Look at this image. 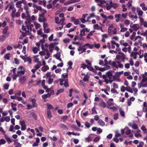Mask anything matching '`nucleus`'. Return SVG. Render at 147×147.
Masks as SVG:
<instances>
[{"instance_id":"obj_1","label":"nucleus","mask_w":147,"mask_h":147,"mask_svg":"<svg viewBox=\"0 0 147 147\" xmlns=\"http://www.w3.org/2000/svg\"><path fill=\"white\" fill-rule=\"evenodd\" d=\"M114 72L113 71H108L106 75H103L102 78L104 79V82L106 84L111 83L114 80L115 76L113 75Z\"/></svg>"},{"instance_id":"obj_2","label":"nucleus","mask_w":147,"mask_h":147,"mask_svg":"<svg viewBox=\"0 0 147 147\" xmlns=\"http://www.w3.org/2000/svg\"><path fill=\"white\" fill-rule=\"evenodd\" d=\"M115 61H109L108 62V64L112 66L113 67H115L116 69L118 68H123V65L121 63L120 61H117V59H115Z\"/></svg>"},{"instance_id":"obj_3","label":"nucleus","mask_w":147,"mask_h":147,"mask_svg":"<svg viewBox=\"0 0 147 147\" xmlns=\"http://www.w3.org/2000/svg\"><path fill=\"white\" fill-rule=\"evenodd\" d=\"M22 17L23 19H25L26 21L25 22V24H27L31 23L32 21L30 19V17L29 13H23L22 15Z\"/></svg>"},{"instance_id":"obj_4","label":"nucleus","mask_w":147,"mask_h":147,"mask_svg":"<svg viewBox=\"0 0 147 147\" xmlns=\"http://www.w3.org/2000/svg\"><path fill=\"white\" fill-rule=\"evenodd\" d=\"M143 40V38L140 36H136L134 39V41L135 42L134 45L135 46H138L140 44L141 45L142 43V41Z\"/></svg>"},{"instance_id":"obj_5","label":"nucleus","mask_w":147,"mask_h":147,"mask_svg":"<svg viewBox=\"0 0 147 147\" xmlns=\"http://www.w3.org/2000/svg\"><path fill=\"white\" fill-rule=\"evenodd\" d=\"M9 6V8L8 9V11L10 12L11 10L12 11V16L13 17H14L15 16L14 13L16 12V10L14 7V5L12 4H9V5H7L5 8V9H7Z\"/></svg>"},{"instance_id":"obj_6","label":"nucleus","mask_w":147,"mask_h":147,"mask_svg":"<svg viewBox=\"0 0 147 147\" xmlns=\"http://www.w3.org/2000/svg\"><path fill=\"white\" fill-rule=\"evenodd\" d=\"M115 59L117 60H119L121 59V61L123 62L125 59H127L125 55L123 53H120L119 55H117L116 56Z\"/></svg>"},{"instance_id":"obj_7","label":"nucleus","mask_w":147,"mask_h":147,"mask_svg":"<svg viewBox=\"0 0 147 147\" xmlns=\"http://www.w3.org/2000/svg\"><path fill=\"white\" fill-rule=\"evenodd\" d=\"M11 72H13L12 74V79L14 80H15L17 79L18 77L20 76L18 71L17 70L16 68H13L11 70Z\"/></svg>"},{"instance_id":"obj_8","label":"nucleus","mask_w":147,"mask_h":147,"mask_svg":"<svg viewBox=\"0 0 147 147\" xmlns=\"http://www.w3.org/2000/svg\"><path fill=\"white\" fill-rule=\"evenodd\" d=\"M41 66V62H39L37 64L34 65V68L31 70V71L34 74L36 71L39 69Z\"/></svg>"},{"instance_id":"obj_9","label":"nucleus","mask_w":147,"mask_h":147,"mask_svg":"<svg viewBox=\"0 0 147 147\" xmlns=\"http://www.w3.org/2000/svg\"><path fill=\"white\" fill-rule=\"evenodd\" d=\"M22 2L21 1H18L16 4V6L17 8H19V12H22L23 11V8L22 7Z\"/></svg>"},{"instance_id":"obj_10","label":"nucleus","mask_w":147,"mask_h":147,"mask_svg":"<svg viewBox=\"0 0 147 147\" xmlns=\"http://www.w3.org/2000/svg\"><path fill=\"white\" fill-rule=\"evenodd\" d=\"M17 71L19 76H22L25 74V70L22 66L19 67L18 68Z\"/></svg>"},{"instance_id":"obj_11","label":"nucleus","mask_w":147,"mask_h":147,"mask_svg":"<svg viewBox=\"0 0 147 147\" xmlns=\"http://www.w3.org/2000/svg\"><path fill=\"white\" fill-rule=\"evenodd\" d=\"M27 24L26 25H27L26 27L27 28V30L26 32V34H29L30 33V32L32 30V28L34 27V26L32 24Z\"/></svg>"},{"instance_id":"obj_12","label":"nucleus","mask_w":147,"mask_h":147,"mask_svg":"<svg viewBox=\"0 0 147 147\" xmlns=\"http://www.w3.org/2000/svg\"><path fill=\"white\" fill-rule=\"evenodd\" d=\"M18 80L21 84H24L27 79V77L26 76H19Z\"/></svg>"},{"instance_id":"obj_13","label":"nucleus","mask_w":147,"mask_h":147,"mask_svg":"<svg viewBox=\"0 0 147 147\" xmlns=\"http://www.w3.org/2000/svg\"><path fill=\"white\" fill-rule=\"evenodd\" d=\"M90 29L87 28H85L83 29L80 31V34H79V36L82 37V36L85 34V32H89L90 31Z\"/></svg>"},{"instance_id":"obj_14","label":"nucleus","mask_w":147,"mask_h":147,"mask_svg":"<svg viewBox=\"0 0 147 147\" xmlns=\"http://www.w3.org/2000/svg\"><path fill=\"white\" fill-rule=\"evenodd\" d=\"M20 122L21 126V130L22 131L25 130L26 129V125L24 121H20Z\"/></svg>"},{"instance_id":"obj_15","label":"nucleus","mask_w":147,"mask_h":147,"mask_svg":"<svg viewBox=\"0 0 147 147\" xmlns=\"http://www.w3.org/2000/svg\"><path fill=\"white\" fill-rule=\"evenodd\" d=\"M115 18L116 19L115 21L117 22H118L120 21H122L121 19V15L120 14H115Z\"/></svg>"},{"instance_id":"obj_16","label":"nucleus","mask_w":147,"mask_h":147,"mask_svg":"<svg viewBox=\"0 0 147 147\" xmlns=\"http://www.w3.org/2000/svg\"><path fill=\"white\" fill-rule=\"evenodd\" d=\"M45 76L46 78H48L49 77H52L53 78H54L55 77L56 75L54 74H51V72H48L47 73Z\"/></svg>"},{"instance_id":"obj_17","label":"nucleus","mask_w":147,"mask_h":147,"mask_svg":"<svg viewBox=\"0 0 147 147\" xmlns=\"http://www.w3.org/2000/svg\"><path fill=\"white\" fill-rule=\"evenodd\" d=\"M142 80L141 82H145L147 81V72H145L144 74L142 75Z\"/></svg>"},{"instance_id":"obj_18","label":"nucleus","mask_w":147,"mask_h":147,"mask_svg":"<svg viewBox=\"0 0 147 147\" xmlns=\"http://www.w3.org/2000/svg\"><path fill=\"white\" fill-rule=\"evenodd\" d=\"M107 103V106H108L109 107H110L111 106L114 105V103L113 102V99L112 98L109 99Z\"/></svg>"},{"instance_id":"obj_19","label":"nucleus","mask_w":147,"mask_h":147,"mask_svg":"<svg viewBox=\"0 0 147 147\" xmlns=\"http://www.w3.org/2000/svg\"><path fill=\"white\" fill-rule=\"evenodd\" d=\"M86 49L85 48H83L80 46L78 48V50L80 52L79 53V54H80L86 51Z\"/></svg>"},{"instance_id":"obj_20","label":"nucleus","mask_w":147,"mask_h":147,"mask_svg":"<svg viewBox=\"0 0 147 147\" xmlns=\"http://www.w3.org/2000/svg\"><path fill=\"white\" fill-rule=\"evenodd\" d=\"M8 30V28L7 27L5 28L3 30V33L5 34L6 37H8L9 34V32H7Z\"/></svg>"},{"instance_id":"obj_21","label":"nucleus","mask_w":147,"mask_h":147,"mask_svg":"<svg viewBox=\"0 0 147 147\" xmlns=\"http://www.w3.org/2000/svg\"><path fill=\"white\" fill-rule=\"evenodd\" d=\"M140 27L139 24H133L132 28L135 31H137L139 29Z\"/></svg>"},{"instance_id":"obj_22","label":"nucleus","mask_w":147,"mask_h":147,"mask_svg":"<svg viewBox=\"0 0 147 147\" xmlns=\"http://www.w3.org/2000/svg\"><path fill=\"white\" fill-rule=\"evenodd\" d=\"M45 80H43L42 81L41 84L42 86V87L45 89H47V91L48 92L49 91V90L47 89V87L45 85Z\"/></svg>"},{"instance_id":"obj_23","label":"nucleus","mask_w":147,"mask_h":147,"mask_svg":"<svg viewBox=\"0 0 147 147\" xmlns=\"http://www.w3.org/2000/svg\"><path fill=\"white\" fill-rule=\"evenodd\" d=\"M140 21L142 25H143L145 27L147 28V20L144 21L143 19H142Z\"/></svg>"},{"instance_id":"obj_24","label":"nucleus","mask_w":147,"mask_h":147,"mask_svg":"<svg viewBox=\"0 0 147 147\" xmlns=\"http://www.w3.org/2000/svg\"><path fill=\"white\" fill-rule=\"evenodd\" d=\"M62 78L61 79L65 81L66 79L68 80V74L64 73L61 76Z\"/></svg>"},{"instance_id":"obj_25","label":"nucleus","mask_w":147,"mask_h":147,"mask_svg":"<svg viewBox=\"0 0 147 147\" xmlns=\"http://www.w3.org/2000/svg\"><path fill=\"white\" fill-rule=\"evenodd\" d=\"M137 12L140 21L143 19L142 17V15L143 14V11L141 10H140L138 11H137Z\"/></svg>"},{"instance_id":"obj_26","label":"nucleus","mask_w":147,"mask_h":147,"mask_svg":"<svg viewBox=\"0 0 147 147\" xmlns=\"http://www.w3.org/2000/svg\"><path fill=\"white\" fill-rule=\"evenodd\" d=\"M128 16L130 18H134L135 19H137L138 18V16H137L136 14V15L135 16H134L132 14V13L130 11L128 13Z\"/></svg>"},{"instance_id":"obj_27","label":"nucleus","mask_w":147,"mask_h":147,"mask_svg":"<svg viewBox=\"0 0 147 147\" xmlns=\"http://www.w3.org/2000/svg\"><path fill=\"white\" fill-rule=\"evenodd\" d=\"M4 135L5 138L6 139L8 143L9 144L12 142V140L11 139L5 134H4Z\"/></svg>"},{"instance_id":"obj_28","label":"nucleus","mask_w":147,"mask_h":147,"mask_svg":"<svg viewBox=\"0 0 147 147\" xmlns=\"http://www.w3.org/2000/svg\"><path fill=\"white\" fill-rule=\"evenodd\" d=\"M131 46L129 45V46L127 47H125L123 48L122 49V50L125 52H126L127 51H128L129 52H130L131 51Z\"/></svg>"},{"instance_id":"obj_29","label":"nucleus","mask_w":147,"mask_h":147,"mask_svg":"<svg viewBox=\"0 0 147 147\" xmlns=\"http://www.w3.org/2000/svg\"><path fill=\"white\" fill-rule=\"evenodd\" d=\"M120 44L124 47H127L128 45H129L127 43L125 42L124 40H121L120 41Z\"/></svg>"},{"instance_id":"obj_30","label":"nucleus","mask_w":147,"mask_h":147,"mask_svg":"<svg viewBox=\"0 0 147 147\" xmlns=\"http://www.w3.org/2000/svg\"><path fill=\"white\" fill-rule=\"evenodd\" d=\"M99 105L101 107L105 108H107V105L102 100H101L99 103Z\"/></svg>"},{"instance_id":"obj_31","label":"nucleus","mask_w":147,"mask_h":147,"mask_svg":"<svg viewBox=\"0 0 147 147\" xmlns=\"http://www.w3.org/2000/svg\"><path fill=\"white\" fill-rule=\"evenodd\" d=\"M14 143L13 144L15 146V147H21L22 144H20V143L16 141L17 140H14Z\"/></svg>"},{"instance_id":"obj_32","label":"nucleus","mask_w":147,"mask_h":147,"mask_svg":"<svg viewBox=\"0 0 147 147\" xmlns=\"http://www.w3.org/2000/svg\"><path fill=\"white\" fill-rule=\"evenodd\" d=\"M45 51L46 53V56H45V58L46 59H48L50 56V53L49 52L48 50L47 49H46L45 50Z\"/></svg>"},{"instance_id":"obj_33","label":"nucleus","mask_w":147,"mask_h":147,"mask_svg":"<svg viewBox=\"0 0 147 147\" xmlns=\"http://www.w3.org/2000/svg\"><path fill=\"white\" fill-rule=\"evenodd\" d=\"M17 105L16 103H13L12 102L11 103V107L12 108V110L14 111H17V109L16 107Z\"/></svg>"},{"instance_id":"obj_34","label":"nucleus","mask_w":147,"mask_h":147,"mask_svg":"<svg viewBox=\"0 0 147 147\" xmlns=\"http://www.w3.org/2000/svg\"><path fill=\"white\" fill-rule=\"evenodd\" d=\"M45 42V40L44 39L42 40H40V42L38 43H36V46L38 47V48L39 49V46L40 45L42 44H43Z\"/></svg>"},{"instance_id":"obj_35","label":"nucleus","mask_w":147,"mask_h":147,"mask_svg":"<svg viewBox=\"0 0 147 147\" xmlns=\"http://www.w3.org/2000/svg\"><path fill=\"white\" fill-rule=\"evenodd\" d=\"M102 37L101 40L103 42H105V39L107 38H108L107 34H103L102 35Z\"/></svg>"},{"instance_id":"obj_36","label":"nucleus","mask_w":147,"mask_h":147,"mask_svg":"<svg viewBox=\"0 0 147 147\" xmlns=\"http://www.w3.org/2000/svg\"><path fill=\"white\" fill-rule=\"evenodd\" d=\"M49 69V67L47 65H45L42 67L41 70L43 72H45Z\"/></svg>"},{"instance_id":"obj_37","label":"nucleus","mask_w":147,"mask_h":147,"mask_svg":"<svg viewBox=\"0 0 147 147\" xmlns=\"http://www.w3.org/2000/svg\"><path fill=\"white\" fill-rule=\"evenodd\" d=\"M85 139L86 142H89L92 141V138L90 135L88 136Z\"/></svg>"},{"instance_id":"obj_38","label":"nucleus","mask_w":147,"mask_h":147,"mask_svg":"<svg viewBox=\"0 0 147 147\" xmlns=\"http://www.w3.org/2000/svg\"><path fill=\"white\" fill-rule=\"evenodd\" d=\"M137 53L135 52H132L131 53V56L133 57L135 59H136L137 58Z\"/></svg>"},{"instance_id":"obj_39","label":"nucleus","mask_w":147,"mask_h":147,"mask_svg":"<svg viewBox=\"0 0 147 147\" xmlns=\"http://www.w3.org/2000/svg\"><path fill=\"white\" fill-rule=\"evenodd\" d=\"M32 102L33 107H36L37 106V104L36 103V100L34 98L32 99Z\"/></svg>"},{"instance_id":"obj_40","label":"nucleus","mask_w":147,"mask_h":147,"mask_svg":"<svg viewBox=\"0 0 147 147\" xmlns=\"http://www.w3.org/2000/svg\"><path fill=\"white\" fill-rule=\"evenodd\" d=\"M114 27V26L113 24H110L109 25L108 29V31L109 34H110L112 31V30L111 29V28H112Z\"/></svg>"},{"instance_id":"obj_41","label":"nucleus","mask_w":147,"mask_h":147,"mask_svg":"<svg viewBox=\"0 0 147 147\" xmlns=\"http://www.w3.org/2000/svg\"><path fill=\"white\" fill-rule=\"evenodd\" d=\"M94 67L96 70H99L100 71H104L105 70L104 68H100L96 65L94 66Z\"/></svg>"},{"instance_id":"obj_42","label":"nucleus","mask_w":147,"mask_h":147,"mask_svg":"<svg viewBox=\"0 0 147 147\" xmlns=\"http://www.w3.org/2000/svg\"><path fill=\"white\" fill-rule=\"evenodd\" d=\"M98 123L100 125L102 126H104L105 125V123L101 120H99L98 121Z\"/></svg>"},{"instance_id":"obj_43","label":"nucleus","mask_w":147,"mask_h":147,"mask_svg":"<svg viewBox=\"0 0 147 147\" xmlns=\"http://www.w3.org/2000/svg\"><path fill=\"white\" fill-rule=\"evenodd\" d=\"M7 37L6 36V35H2L0 37V41L3 42L4 41Z\"/></svg>"},{"instance_id":"obj_44","label":"nucleus","mask_w":147,"mask_h":147,"mask_svg":"<svg viewBox=\"0 0 147 147\" xmlns=\"http://www.w3.org/2000/svg\"><path fill=\"white\" fill-rule=\"evenodd\" d=\"M51 96V94L49 93H48L46 94L42 95V97L43 99H45L47 98L50 97Z\"/></svg>"},{"instance_id":"obj_45","label":"nucleus","mask_w":147,"mask_h":147,"mask_svg":"<svg viewBox=\"0 0 147 147\" xmlns=\"http://www.w3.org/2000/svg\"><path fill=\"white\" fill-rule=\"evenodd\" d=\"M136 34V33L135 32H133L132 33V35L130 37V39L132 40H134V39H135Z\"/></svg>"},{"instance_id":"obj_46","label":"nucleus","mask_w":147,"mask_h":147,"mask_svg":"<svg viewBox=\"0 0 147 147\" xmlns=\"http://www.w3.org/2000/svg\"><path fill=\"white\" fill-rule=\"evenodd\" d=\"M107 108L108 109H111L114 111H116L117 110V107L115 106H113L110 107H109L108 106H107Z\"/></svg>"},{"instance_id":"obj_47","label":"nucleus","mask_w":147,"mask_h":147,"mask_svg":"<svg viewBox=\"0 0 147 147\" xmlns=\"http://www.w3.org/2000/svg\"><path fill=\"white\" fill-rule=\"evenodd\" d=\"M141 129L143 131L144 133L147 132V129L144 125H142L141 128Z\"/></svg>"},{"instance_id":"obj_48","label":"nucleus","mask_w":147,"mask_h":147,"mask_svg":"<svg viewBox=\"0 0 147 147\" xmlns=\"http://www.w3.org/2000/svg\"><path fill=\"white\" fill-rule=\"evenodd\" d=\"M47 117L49 118H51L52 117V115H51V112L49 110H47Z\"/></svg>"},{"instance_id":"obj_49","label":"nucleus","mask_w":147,"mask_h":147,"mask_svg":"<svg viewBox=\"0 0 147 147\" xmlns=\"http://www.w3.org/2000/svg\"><path fill=\"white\" fill-rule=\"evenodd\" d=\"M64 86L65 87H68L69 86V85L68 83V80L66 79L65 81H64V83H63Z\"/></svg>"},{"instance_id":"obj_50","label":"nucleus","mask_w":147,"mask_h":147,"mask_svg":"<svg viewBox=\"0 0 147 147\" xmlns=\"http://www.w3.org/2000/svg\"><path fill=\"white\" fill-rule=\"evenodd\" d=\"M111 45H115L117 48H118L119 47V44L118 43H116V42L114 40L111 41Z\"/></svg>"},{"instance_id":"obj_51","label":"nucleus","mask_w":147,"mask_h":147,"mask_svg":"<svg viewBox=\"0 0 147 147\" xmlns=\"http://www.w3.org/2000/svg\"><path fill=\"white\" fill-rule=\"evenodd\" d=\"M53 80V78L52 77H49L48 78V84H51L52 83Z\"/></svg>"},{"instance_id":"obj_52","label":"nucleus","mask_w":147,"mask_h":147,"mask_svg":"<svg viewBox=\"0 0 147 147\" xmlns=\"http://www.w3.org/2000/svg\"><path fill=\"white\" fill-rule=\"evenodd\" d=\"M34 24L36 29H37L40 27V25L39 24H38L37 23H35Z\"/></svg>"},{"instance_id":"obj_53","label":"nucleus","mask_w":147,"mask_h":147,"mask_svg":"<svg viewBox=\"0 0 147 147\" xmlns=\"http://www.w3.org/2000/svg\"><path fill=\"white\" fill-rule=\"evenodd\" d=\"M49 50L50 51L52 52L53 51L54 46L52 44H51L49 45Z\"/></svg>"},{"instance_id":"obj_54","label":"nucleus","mask_w":147,"mask_h":147,"mask_svg":"<svg viewBox=\"0 0 147 147\" xmlns=\"http://www.w3.org/2000/svg\"><path fill=\"white\" fill-rule=\"evenodd\" d=\"M46 105L47 107V109L48 110L52 109L53 108V107L52 105L50 104H47Z\"/></svg>"},{"instance_id":"obj_55","label":"nucleus","mask_w":147,"mask_h":147,"mask_svg":"<svg viewBox=\"0 0 147 147\" xmlns=\"http://www.w3.org/2000/svg\"><path fill=\"white\" fill-rule=\"evenodd\" d=\"M73 3L72 2V0H70L68 1H67L66 2L64 3V4L65 5H69L70 4Z\"/></svg>"},{"instance_id":"obj_56","label":"nucleus","mask_w":147,"mask_h":147,"mask_svg":"<svg viewBox=\"0 0 147 147\" xmlns=\"http://www.w3.org/2000/svg\"><path fill=\"white\" fill-rule=\"evenodd\" d=\"M96 16L94 15V13H92L90 14L89 16L87 18V19H89L91 18L95 17Z\"/></svg>"},{"instance_id":"obj_57","label":"nucleus","mask_w":147,"mask_h":147,"mask_svg":"<svg viewBox=\"0 0 147 147\" xmlns=\"http://www.w3.org/2000/svg\"><path fill=\"white\" fill-rule=\"evenodd\" d=\"M38 48L36 47H33L32 48V51L35 54L38 52Z\"/></svg>"},{"instance_id":"obj_58","label":"nucleus","mask_w":147,"mask_h":147,"mask_svg":"<svg viewBox=\"0 0 147 147\" xmlns=\"http://www.w3.org/2000/svg\"><path fill=\"white\" fill-rule=\"evenodd\" d=\"M54 56L57 59H59L61 57L60 53L59 52H57V54L54 55Z\"/></svg>"},{"instance_id":"obj_59","label":"nucleus","mask_w":147,"mask_h":147,"mask_svg":"<svg viewBox=\"0 0 147 147\" xmlns=\"http://www.w3.org/2000/svg\"><path fill=\"white\" fill-rule=\"evenodd\" d=\"M59 126L60 127L62 128L65 129H67L68 128L65 125L62 124H60Z\"/></svg>"},{"instance_id":"obj_60","label":"nucleus","mask_w":147,"mask_h":147,"mask_svg":"<svg viewBox=\"0 0 147 147\" xmlns=\"http://www.w3.org/2000/svg\"><path fill=\"white\" fill-rule=\"evenodd\" d=\"M6 142V141L3 139H0V145L5 144Z\"/></svg>"},{"instance_id":"obj_61","label":"nucleus","mask_w":147,"mask_h":147,"mask_svg":"<svg viewBox=\"0 0 147 147\" xmlns=\"http://www.w3.org/2000/svg\"><path fill=\"white\" fill-rule=\"evenodd\" d=\"M86 46H88L90 49H92L93 48V46L88 43H86L83 46V47H85Z\"/></svg>"},{"instance_id":"obj_62","label":"nucleus","mask_w":147,"mask_h":147,"mask_svg":"<svg viewBox=\"0 0 147 147\" xmlns=\"http://www.w3.org/2000/svg\"><path fill=\"white\" fill-rule=\"evenodd\" d=\"M132 129H138V125L136 124H132Z\"/></svg>"},{"instance_id":"obj_63","label":"nucleus","mask_w":147,"mask_h":147,"mask_svg":"<svg viewBox=\"0 0 147 147\" xmlns=\"http://www.w3.org/2000/svg\"><path fill=\"white\" fill-rule=\"evenodd\" d=\"M87 68L88 70L91 71H92L94 69L93 68L92 66L91 65H87Z\"/></svg>"},{"instance_id":"obj_64","label":"nucleus","mask_w":147,"mask_h":147,"mask_svg":"<svg viewBox=\"0 0 147 147\" xmlns=\"http://www.w3.org/2000/svg\"><path fill=\"white\" fill-rule=\"evenodd\" d=\"M46 53L45 51V50H43L42 51H41L39 52V54L41 56H43L45 55Z\"/></svg>"}]
</instances>
